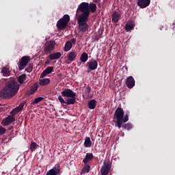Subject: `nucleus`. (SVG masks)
<instances>
[{"instance_id":"f257e3e1","label":"nucleus","mask_w":175,"mask_h":175,"mask_svg":"<svg viewBox=\"0 0 175 175\" xmlns=\"http://www.w3.org/2000/svg\"><path fill=\"white\" fill-rule=\"evenodd\" d=\"M76 17L79 32H87L90 26L87 23L90 17V3L82 2L78 6L76 12Z\"/></svg>"},{"instance_id":"f03ea898","label":"nucleus","mask_w":175,"mask_h":175,"mask_svg":"<svg viewBox=\"0 0 175 175\" xmlns=\"http://www.w3.org/2000/svg\"><path fill=\"white\" fill-rule=\"evenodd\" d=\"M20 90V85L16 80H10L5 83V86L0 91L1 99H12L17 95Z\"/></svg>"},{"instance_id":"7ed1b4c3","label":"nucleus","mask_w":175,"mask_h":175,"mask_svg":"<svg viewBox=\"0 0 175 175\" xmlns=\"http://www.w3.org/2000/svg\"><path fill=\"white\" fill-rule=\"evenodd\" d=\"M124 114L125 115L124 116ZM114 118L116 120L115 126H117L120 129L122 126V124H125L129 121V111H127L125 113L124 109L118 107L115 111Z\"/></svg>"},{"instance_id":"20e7f679","label":"nucleus","mask_w":175,"mask_h":175,"mask_svg":"<svg viewBox=\"0 0 175 175\" xmlns=\"http://www.w3.org/2000/svg\"><path fill=\"white\" fill-rule=\"evenodd\" d=\"M69 21H70V16L68 14H65L57 21L56 27L58 29H64Z\"/></svg>"},{"instance_id":"39448f33","label":"nucleus","mask_w":175,"mask_h":175,"mask_svg":"<svg viewBox=\"0 0 175 175\" xmlns=\"http://www.w3.org/2000/svg\"><path fill=\"white\" fill-rule=\"evenodd\" d=\"M86 66H88V73L92 72V70H96L98 69V61L96 59H92L87 62Z\"/></svg>"},{"instance_id":"423d86ee","label":"nucleus","mask_w":175,"mask_h":175,"mask_svg":"<svg viewBox=\"0 0 175 175\" xmlns=\"http://www.w3.org/2000/svg\"><path fill=\"white\" fill-rule=\"evenodd\" d=\"M110 169H111V163H110L109 161H105L103 163V165L100 169L101 175L109 174V172H110Z\"/></svg>"},{"instance_id":"0eeeda50","label":"nucleus","mask_w":175,"mask_h":175,"mask_svg":"<svg viewBox=\"0 0 175 175\" xmlns=\"http://www.w3.org/2000/svg\"><path fill=\"white\" fill-rule=\"evenodd\" d=\"M31 57L29 56H23L22 57L20 64H18L19 70H23L25 69L27 65H28V62H29Z\"/></svg>"},{"instance_id":"6e6552de","label":"nucleus","mask_w":175,"mask_h":175,"mask_svg":"<svg viewBox=\"0 0 175 175\" xmlns=\"http://www.w3.org/2000/svg\"><path fill=\"white\" fill-rule=\"evenodd\" d=\"M61 173V165L56 164L52 169L49 170L45 175H58Z\"/></svg>"},{"instance_id":"1a4fd4ad","label":"nucleus","mask_w":175,"mask_h":175,"mask_svg":"<svg viewBox=\"0 0 175 175\" xmlns=\"http://www.w3.org/2000/svg\"><path fill=\"white\" fill-rule=\"evenodd\" d=\"M55 48V41H50L44 48L46 54H51Z\"/></svg>"},{"instance_id":"9d476101","label":"nucleus","mask_w":175,"mask_h":175,"mask_svg":"<svg viewBox=\"0 0 175 175\" xmlns=\"http://www.w3.org/2000/svg\"><path fill=\"white\" fill-rule=\"evenodd\" d=\"M16 121V118L12 116H8L7 118L3 119L1 121V125L3 126H8V125H10L12 122H14Z\"/></svg>"},{"instance_id":"9b49d317","label":"nucleus","mask_w":175,"mask_h":175,"mask_svg":"<svg viewBox=\"0 0 175 175\" xmlns=\"http://www.w3.org/2000/svg\"><path fill=\"white\" fill-rule=\"evenodd\" d=\"M62 96H64L65 98H70L73 96H76V92H73V90L70 89H65L62 92Z\"/></svg>"},{"instance_id":"f8f14e48","label":"nucleus","mask_w":175,"mask_h":175,"mask_svg":"<svg viewBox=\"0 0 175 175\" xmlns=\"http://www.w3.org/2000/svg\"><path fill=\"white\" fill-rule=\"evenodd\" d=\"M112 23L117 24L120 21V18L121 17V11L116 10L113 12L112 15Z\"/></svg>"},{"instance_id":"ddd939ff","label":"nucleus","mask_w":175,"mask_h":175,"mask_svg":"<svg viewBox=\"0 0 175 175\" xmlns=\"http://www.w3.org/2000/svg\"><path fill=\"white\" fill-rule=\"evenodd\" d=\"M135 78L132 76H129L126 79V85L127 88H133L135 87Z\"/></svg>"},{"instance_id":"4468645a","label":"nucleus","mask_w":175,"mask_h":175,"mask_svg":"<svg viewBox=\"0 0 175 175\" xmlns=\"http://www.w3.org/2000/svg\"><path fill=\"white\" fill-rule=\"evenodd\" d=\"M150 2L151 0H138L137 4L141 9H144V8L150 5Z\"/></svg>"},{"instance_id":"2eb2a0df","label":"nucleus","mask_w":175,"mask_h":175,"mask_svg":"<svg viewBox=\"0 0 175 175\" xmlns=\"http://www.w3.org/2000/svg\"><path fill=\"white\" fill-rule=\"evenodd\" d=\"M54 70V68L53 66H48L40 75V79H44L46 77L47 75H50V73H53Z\"/></svg>"},{"instance_id":"dca6fc26","label":"nucleus","mask_w":175,"mask_h":175,"mask_svg":"<svg viewBox=\"0 0 175 175\" xmlns=\"http://www.w3.org/2000/svg\"><path fill=\"white\" fill-rule=\"evenodd\" d=\"M62 56V53H61V52H56V53L50 54L49 55V59L51 61H54V59H59V58H61Z\"/></svg>"},{"instance_id":"f3484780","label":"nucleus","mask_w":175,"mask_h":175,"mask_svg":"<svg viewBox=\"0 0 175 175\" xmlns=\"http://www.w3.org/2000/svg\"><path fill=\"white\" fill-rule=\"evenodd\" d=\"M84 164L85 165H83L81 172V175L85 174V173H90V172H91V165H90L88 163Z\"/></svg>"},{"instance_id":"a211bd4d","label":"nucleus","mask_w":175,"mask_h":175,"mask_svg":"<svg viewBox=\"0 0 175 175\" xmlns=\"http://www.w3.org/2000/svg\"><path fill=\"white\" fill-rule=\"evenodd\" d=\"M94 159V154L92 153H86L85 158L83 160V163H88L91 162V160Z\"/></svg>"},{"instance_id":"6ab92c4d","label":"nucleus","mask_w":175,"mask_h":175,"mask_svg":"<svg viewBox=\"0 0 175 175\" xmlns=\"http://www.w3.org/2000/svg\"><path fill=\"white\" fill-rule=\"evenodd\" d=\"M90 92H91V87L88 86L85 88V90L83 94V96L85 98V99H90L91 98V95H90Z\"/></svg>"},{"instance_id":"aec40b11","label":"nucleus","mask_w":175,"mask_h":175,"mask_svg":"<svg viewBox=\"0 0 175 175\" xmlns=\"http://www.w3.org/2000/svg\"><path fill=\"white\" fill-rule=\"evenodd\" d=\"M76 57H77V53L75 51L70 52L68 54V59L70 61V62H73V61L76 59Z\"/></svg>"},{"instance_id":"412c9836","label":"nucleus","mask_w":175,"mask_h":175,"mask_svg":"<svg viewBox=\"0 0 175 175\" xmlns=\"http://www.w3.org/2000/svg\"><path fill=\"white\" fill-rule=\"evenodd\" d=\"M135 28V22H129L125 25V29L126 32H129V31H132Z\"/></svg>"},{"instance_id":"4be33fe9","label":"nucleus","mask_w":175,"mask_h":175,"mask_svg":"<svg viewBox=\"0 0 175 175\" xmlns=\"http://www.w3.org/2000/svg\"><path fill=\"white\" fill-rule=\"evenodd\" d=\"M3 76L8 77L10 76V70L8 67H3L1 71Z\"/></svg>"},{"instance_id":"5701e85b","label":"nucleus","mask_w":175,"mask_h":175,"mask_svg":"<svg viewBox=\"0 0 175 175\" xmlns=\"http://www.w3.org/2000/svg\"><path fill=\"white\" fill-rule=\"evenodd\" d=\"M76 103V96L68 97L66 98V105H75Z\"/></svg>"},{"instance_id":"b1692460","label":"nucleus","mask_w":175,"mask_h":175,"mask_svg":"<svg viewBox=\"0 0 175 175\" xmlns=\"http://www.w3.org/2000/svg\"><path fill=\"white\" fill-rule=\"evenodd\" d=\"M88 107L91 110H94L95 107H96V100L93 99L89 101L88 103Z\"/></svg>"},{"instance_id":"393cba45","label":"nucleus","mask_w":175,"mask_h":175,"mask_svg":"<svg viewBox=\"0 0 175 175\" xmlns=\"http://www.w3.org/2000/svg\"><path fill=\"white\" fill-rule=\"evenodd\" d=\"M80 61L81 62H83L85 64V62L86 61H88V53L83 52L80 57Z\"/></svg>"},{"instance_id":"a878e982","label":"nucleus","mask_w":175,"mask_h":175,"mask_svg":"<svg viewBox=\"0 0 175 175\" xmlns=\"http://www.w3.org/2000/svg\"><path fill=\"white\" fill-rule=\"evenodd\" d=\"M50 79L44 78L42 79H40L39 84L40 85H48V84H50Z\"/></svg>"},{"instance_id":"bb28decb","label":"nucleus","mask_w":175,"mask_h":175,"mask_svg":"<svg viewBox=\"0 0 175 175\" xmlns=\"http://www.w3.org/2000/svg\"><path fill=\"white\" fill-rule=\"evenodd\" d=\"M84 146L86 148H90L92 146V142H91V138L90 137H87L84 142Z\"/></svg>"},{"instance_id":"cd10ccee","label":"nucleus","mask_w":175,"mask_h":175,"mask_svg":"<svg viewBox=\"0 0 175 175\" xmlns=\"http://www.w3.org/2000/svg\"><path fill=\"white\" fill-rule=\"evenodd\" d=\"M72 42L70 41H67L64 46V51H69L72 47Z\"/></svg>"},{"instance_id":"c85d7f7f","label":"nucleus","mask_w":175,"mask_h":175,"mask_svg":"<svg viewBox=\"0 0 175 175\" xmlns=\"http://www.w3.org/2000/svg\"><path fill=\"white\" fill-rule=\"evenodd\" d=\"M89 10L92 12V13H95L96 12V4L91 3L89 5Z\"/></svg>"},{"instance_id":"c756f323","label":"nucleus","mask_w":175,"mask_h":175,"mask_svg":"<svg viewBox=\"0 0 175 175\" xmlns=\"http://www.w3.org/2000/svg\"><path fill=\"white\" fill-rule=\"evenodd\" d=\"M26 77L27 75L25 74H23L18 77V81L20 83V84H23V83H24V81L25 80Z\"/></svg>"},{"instance_id":"7c9ffc66","label":"nucleus","mask_w":175,"mask_h":175,"mask_svg":"<svg viewBox=\"0 0 175 175\" xmlns=\"http://www.w3.org/2000/svg\"><path fill=\"white\" fill-rule=\"evenodd\" d=\"M43 99H44V98L38 97V98H35L33 102L31 103V105H36V104L39 103V102H42V100H43Z\"/></svg>"},{"instance_id":"2f4dec72","label":"nucleus","mask_w":175,"mask_h":175,"mask_svg":"<svg viewBox=\"0 0 175 175\" xmlns=\"http://www.w3.org/2000/svg\"><path fill=\"white\" fill-rule=\"evenodd\" d=\"M25 105V103H21L18 107H16L15 108L16 109V111H18V113H20V111H21V110H23L24 109Z\"/></svg>"},{"instance_id":"473e14b6","label":"nucleus","mask_w":175,"mask_h":175,"mask_svg":"<svg viewBox=\"0 0 175 175\" xmlns=\"http://www.w3.org/2000/svg\"><path fill=\"white\" fill-rule=\"evenodd\" d=\"M36 147H38V144H36V142H31L30 145V150L31 151H33L34 150H36Z\"/></svg>"},{"instance_id":"72a5a7b5","label":"nucleus","mask_w":175,"mask_h":175,"mask_svg":"<svg viewBox=\"0 0 175 175\" xmlns=\"http://www.w3.org/2000/svg\"><path fill=\"white\" fill-rule=\"evenodd\" d=\"M33 69V65L32 64H30L28 65L27 68L25 69L26 72L27 73H31V71Z\"/></svg>"},{"instance_id":"f704fd0d","label":"nucleus","mask_w":175,"mask_h":175,"mask_svg":"<svg viewBox=\"0 0 175 175\" xmlns=\"http://www.w3.org/2000/svg\"><path fill=\"white\" fill-rule=\"evenodd\" d=\"M6 133V129L2 126H0V136Z\"/></svg>"},{"instance_id":"c9c22d12","label":"nucleus","mask_w":175,"mask_h":175,"mask_svg":"<svg viewBox=\"0 0 175 175\" xmlns=\"http://www.w3.org/2000/svg\"><path fill=\"white\" fill-rule=\"evenodd\" d=\"M17 113H18V111L16 108L13 109L10 112L11 117H14Z\"/></svg>"},{"instance_id":"e433bc0d","label":"nucleus","mask_w":175,"mask_h":175,"mask_svg":"<svg viewBox=\"0 0 175 175\" xmlns=\"http://www.w3.org/2000/svg\"><path fill=\"white\" fill-rule=\"evenodd\" d=\"M58 100H59V102H60V103H62V104H66V102L65 101L64 98H62V96H58Z\"/></svg>"},{"instance_id":"4c0bfd02","label":"nucleus","mask_w":175,"mask_h":175,"mask_svg":"<svg viewBox=\"0 0 175 175\" xmlns=\"http://www.w3.org/2000/svg\"><path fill=\"white\" fill-rule=\"evenodd\" d=\"M38 87H39V84H38V83H36L33 85L31 90L34 91H38Z\"/></svg>"},{"instance_id":"58836bf2","label":"nucleus","mask_w":175,"mask_h":175,"mask_svg":"<svg viewBox=\"0 0 175 175\" xmlns=\"http://www.w3.org/2000/svg\"><path fill=\"white\" fill-rule=\"evenodd\" d=\"M133 128V126L131 123H127V131H130V129H132Z\"/></svg>"},{"instance_id":"ea45409f","label":"nucleus","mask_w":175,"mask_h":175,"mask_svg":"<svg viewBox=\"0 0 175 175\" xmlns=\"http://www.w3.org/2000/svg\"><path fill=\"white\" fill-rule=\"evenodd\" d=\"M70 42L71 44H76V39L75 38H72Z\"/></svg>"},{"instance_id":"a19ab883","label":"nucleus","mask_w":175,"mask_h":175,"mask_svg":"<svg viewBox=\"0 0 175 175\" xmlns=\"http://www.w3.org/2000/svg\"><path fill=\"white\" fill-rule=\"evenodd\" d=\"M35 92H36V90H33V89H31L29 91V95H33V94H35Z\"/></svg>"},{"instance_id":"79ce46f5","label":"nucleus","mask_w":175,"mask_h":175,"mask_svg":"<svg viewBox=\"0 0 175 175\" xmlns=\"http://www.w3.org/2000/svg\"><path fill=\"white\" fill-rule=\"evenodd\" d=\"M121 128H122L124 129H128L127 124H122Z\"/></svg>"},{"instance_id":"37998d69","label":"nucleus","mask_w":175,"mask_h":175,"mask_svg":"<svg viewBox=\"0 0 175 175\" xmlns=\"http://www.w3.org/2000/svg\"><path fill=\"white\" fill-rule=\"evenodd\" d=\"M50 64H51V60H50V59H47L45 62V65H50Z\"/></svg>"},{"instance_id":"c03bdc74","label":"nucleus","mask_w":175,"mask_h":175,"mask_svg":"<svg viewBox=\"0 0 175 175\" xmlns=\"http://www.w3.org/2000/svg\"><path fill=\"white\" fill-rule=\"evenodd\" d=\"M99 39H100V36H96L95 40H99Z\"/></svg>"},{"instance_id":"a18cd8bd","label":"nucleus","mask_w":175,"mask_h":175,"mask_svg":"<svg viewBox=\"0 0 175 175\" xmlns=\"http://www.w3.org/2000/svg\"><path fill=\"white\" fill-rule=\"evenodd\" d=\"M12 128H13V126H10V127L9 128V130L10 131V129H12Z\"/></svg>"},{"instance_id":"49530a36","label":"nucleus","mask_w":175,"mask_h":175,"mask_svg":"<svg viewBox=\"0 0 175 175\" xmlns=\"http://www.w3.org/2000/svg\"><path fill=\"white\" fill-rule=\"evenodd\" d=\"M0 106H1V103H0Z\"/></svg>"}]
</instances>
